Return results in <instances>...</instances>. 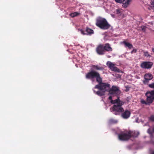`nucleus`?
I'll list each match as a JSON object with an SVG mask.
<instances>
[{
    "label": "nucleus",
    "mask_w": 154,
    "mask_h": 154,
    "mask_svg": "<svg viewBox=\"0 0 154 154\" xmlns=\"http://www.w3.org/2000/svg\"><path fill=\"white\" fill-rule=\"evenodd\" d=\"M91 67L93 69V70L90 71L86 74V78L91 80L96 79V81L98 84L95 86L94 88L102 90L104 92L106 91L109 92V90L110 89V85L108 84L103 83L102 78L100 77V74L95 71H102L103 70L104 68L102 66L94 65H92Z\"/></svg>",
    "instance_id": "nucleus-1"
},
{
    "label": "nucleus",
    "mask_w": 154,
    "mask_h": 154,
    "mask_svg": "<svg viewBox=\"0 0 154 154\" xmlns=\"http://www.w3.org/2000/svg\"><path fill=\"white\" fill-rule=\"evenodd\" d=\"M109 99L110 100V102L114 105L112 107V110L113 111L118 112L122 113L124 111V109L122 107V106L124 104V103L120 100L119 97H118L117 99L113 100H112V96H109Z\"/></svg>",
    "instance_id": "nucleus-2"
},
{
    "label": "nucleus",
    "mask_w": 154,
    "mask_h": 154,
    "mask_svg": "<svg viewBox=\"0 0 154 154\" xmlns=\"http://www.w3.org/2000/svg\"><path fill=\"white\" fill-rule=\"evenodd\" d=\"M96 25L100 29H107L110 26V25L109 24L106 20L101 17H99L97 18Z\"/></svg>",
    "instance_id": "nucleus-3"
},
{
    "label": "nucleus",
    "mask_w": 154,
    "mask_h": 154,
    "mask_svg": "<svg viewBox=\"0 0 154 154\" xmlns=\"http://www.w3.org/2000/svg\"><path fill=\"white\" fill-rule=\"evenodd\" d=\"M121 91L119 88L116 86L113 85L111 88L109 90V93L111 95L112 97L114 96L118 97L120 94Z\"/></svg>",
    "instance_id": "nucleus-4"
},
{
    "label": "nucleus",
    "mask_w": 154,
    "mask_h": 154,
    "mask_svg": "<svg viewBox=\"0 0 154 154\" xmlns=\"http://www.w3.org/2000/svg\"><path fill=\"white\" fill-rule=\"evenodd\" d=\"M147 97L146 101L148 103H152L154 100V91L153 90L147 92L146 94Z\"/></svg>",
    "instance_id": "nucleus-5"
},
{
    "label": "nucleus",
    "mask_w": 154,
    "mask_h": 154,
    "mask_svg": "<svg viewBox=\"0 0 154 154\" xmlns=\"http://www.w3.org/2000/svg\"><path fill=\"white\" fill-rule=\"evenodd\" d=\"M129 132L127 133L123 132L118 134V138L121 140H127L131 138Z\"/></svg>",
    "instance_id": "nucleus-6"
},
{
    "label": "nucleus",
    "mask_w": 154,
    "mask_h": 154,
    "mask_svg": "<svg viewBox=\"0 0 154 154\" xmlns=\"http://www.w3.org/2000/svg\"><path fill=\"white\" fill-rule=\"evenodd\" d=\"M153 65V63L149 61L143 62L140 65V66L142 68L144 69H149L151 68Z\"/></svg>",
    "instance_id": "nucleus-7"
},
{
    "label": "nucleus",
    "mask_w": 154,
    "mask_h": 154,
    "mask_svg": "<svg viewBox=\"0 0 154 154\" xmlns=\"http://www.w3.org/2000/svg\"><path fill=\"white\" fill-rule=\"evenodd\" d=\"M106 65L112 71L119 72L120 70L115 66V64L112 63L110 61H108L106 63Z\"/></svg>",
    "instance_id": "nucleus-8"
},
{
    "label": "nucleus",
    "mask_w": 154,
    "mask_h": 154,
    "mask_svg": "<svg viewBox=\"0 0 154 154\" xmlns=\"http://www.w3.org/2000/svg\"><path fill=\"white\" fill-rule=\"evenodd\" d=\"M117 3H122V6L125 8H126L130 4L131 0H115Z\"/></svg>",
    "instance_id": "nucleus-9"
},
{
    "label": "nucleus",
    "mask_w": 154,
    "mask_h": 154,
    "mask_svg": "<svg viewBox=\"0 0 154 154\" xmlns=\"http://www.w3.org/2000/svg\"><path fill=\"white\" fill-rule=\"evenodd\" d=\"M96 50L97 53L99 55H102L105 54L103 45H99L97 48Z\"/></svg>",
    "instance_id": "nucleus-10"
},
{
    "label": "nucleus",
    "mask_w": 154,
    "mask_h": 154,
    "mask_svg": "<svg viewBox=\"0 0 154 154\" xmlns=\"http://www.w3.org/2000/svg\"><path fill=\"white\" fill-rule=\"evenodd\" d=\"M131 114V112L129 111L126 110L122 112L121 117L124 119H126L130 117Z\"/></svg>",
    "instance_id": "nucleus-11"
},
{
    "label": "nucleus",
    "mask_w": 154,
    "mask_h": 154,
    "mask_svg": "<svg viewBox=\"0 0 154 154\" xmlns=\"http://www.w3.org/2000/svg\"><path fill=\"white\" fill-rule=\"evenodd\" d=\"M80 31L81 32V33L83 35H91L94 33L93 30L92 29H90L88 27L86 28V29L85 30L86 32L87 33H85L84 31L82 29H81Z\"/></svg>",
    "instance_id": "nucleus-12"
},
{
    "label": "nucleus",
    "mask_w": 154,
    "mask_h": 154,
    "mask_svg": "<svg viewBox=\"0 0 154 154\" xmlns=\"http://www.w3.org/2000/svg\"><path fill=\"white\" fill-rule=\"evenodd\" d=\"M103 48L105 52L106 51H111L112 50V48L110 46V45L109 43H106L104 45H103Z\"/></svg>",
    "instance_id": "nucleus-13"
},
{
    "label": "nucleus",
    "mask_w": 154,
    "mask_h": 154,
    "mask_svg": "<svg viewBox=\"0 0 154 154\" xmlns=\"http://www.w3.org/2000/svg\"><path fill=\"white\" fill-rule=\"evenodd\" d=\"M153 78L152 75L150 73H146L144 75L145 79H147V80H150Z\"/></svg>",
    "instance_id": "nucleus-14"
},
{
    "label": "nucleus",
    "mask_w": 154,
    "mask_h": 154,
    "mask_svg": "<svg viewBox=\"0 0 154 154\" xmlns=\"http://www.w3.org/2000/svg\"><path fill=\"white\" fill-rule=\"evenodd\" d=\"M129 133L130 134L131 137H136L138 136L139 134V133L137 132H131L129 131Z\"/></svg>",
    "instance_id": "nucleus-15"
},
{
    "label": "nucleus",
    "mask_w": 154,
    "mask_h": 154,
    "mask_svg": "<svg viewBox=\"0 0 154 154\" xmlns=\"http://www.w3.org/2000/svg\"><path fill=\"white\" fill-rule=\"evenodd\" d=\"M94 92L95 93L100 96H103L105 94L104 91L102 90H100V91H97V92H96L95 90H94Z\"/></svg>",
    "instance_id": "nucleus-16"
},
{
    "label": "nucleus",
    "mask_w": 154,
    "mask_h": 154,
    "mask_svg": "<svg viewBox=\"0 0 154 154\" xmlns=\"http://www.w3.org/2000/svg\"><path fill=\"white\" fill-rule=\"evenodd\" d=\"M123 43L125 45V47H127L130 49H131L133 48V46L130 43L127 42L125 41L123 42Z\"/></svg>",
    "instance_id": "nucleus-17"
},
{
    "label": "nucleus",
    "mask_w": 154,
    "mask_h": 154,
    "mask_svg": "<svg viewBox=\"0 0 154 154\" xmlns=\"http://www.w3.org/2000/svg\"><path fill=\"white\" fill-rule=\"evenodd\" d=\"M79 13L76 12L70 13L69 14V16L72 17H75L79 15Z\"/></svg>",
    "instance_id": "nucleus-18"
},
{
    "label": "nucleus",
    "mask_w": 154,
    "mask_h": 154,
    "mask_svg": "<svg viewBox=\"0 0 154 154\" xmlns=\"http://www.w3.org/2000/svg\"><path fill=\"white\" fill-rule=\"evenodd\" d=\"M118 122V121L113 119H110L109 120V122L110 124H116Z\"/></svg>",
    "instance_id": "nucleus-19"
},
{
    "label": "nucleus",
    "mask_w": 154,
    "mask_h": 154,
    "mask_svg": "<svg viewBox=\"0 0 154 154\" xmlns=\"http://www.w3.org/2000/svg\"><path fill=\"white\" fill-rule=\"evenodd\" d=\"M144 55L146 57H150V55L149 54L148 51H146L144 52Z\"/></svg>",
    "instance_id": "nucleus-20"
},
{
    "label": "nucleus",
    "mask_w": 154,
    "mask_h": 154,
    "mask_svg": "<svg viewBox=\"0 0 154 154\" xmlns=\"http://www.w3.org/2000/svg\"><path fill=\"white\" fill-rule=\"evenodd\" d=\"M141 103L143 104H148V103H147V101H146L145 100H141Z\"/></svg>",
    "instance_id": "nucleus-21"
},
{
    "label": "nucleus",
    "mask_w": 154,
    "mask_h": 154,
    "mask_svg": "<svg viewBox=\"0 0 154 154\" xmlns=\"http://www.w3.org/2000/svg\"><path fill=\"white\" fill-rule=\"evenodd\" d=\"M149 86L150 88H154V83L149 84Z\"/></svg>",
    "instance_id": "nucleus-22"
},
{
    "label": "nucleus",
    "mask_w": 154,
    "mask_h": 154,
    "mask_svg": "<svg viewBox=\"0 0 154 154\" xmlns=\"http://www.w3.org/2000/svg\"><path fill=\"white\" fill-rule=\"evenodd\" d=\"M142 30L143 32H145L146 30V27L145 26H141Z\"/></svg>",
    "instance_id": "nucleus-23"
},
{
    "label": "nucleus",
    "mask_w": 154,
    "mask_h": 154,
    "mask_svg": "<svg viewBox=\"0 0 154 154\" xmlns=\"http://www.w3.org/2000/svg\"><path fill=\"white\" fill-rule=\"evenodd\" d=\"M149 80H147V79H145V80H144L143 82V83L145 84H147L149 82Z\"/></svg>",
    "instance_id": "nucleus-24"
},
{
    "label": "nucleus",
    "mask_w": 154,
    "mask_h": 154,
    "mask_svg": "<svg viewBox=\"0 0 154 154\" xmlns=\"http://www.w3.org/2000/svg\"><path fill=\"white\" fill-rule=\"evenodd\" d=\"M150 120L152 121H154V116L152 115L150 117Z\"/></svg>",
    "instance_id": "nucleus-25"
},
{
    "label": "nucleus",
    "mask_w": 154,
    "mask_h": 154,
    "mask_svg": "<svg viewBox=\"0 0 154 154\" xmlns=\"http://www.w3.org/2000/svg\"><path fill=\"white\" fill-rule=\"evenodd\" d=\"M137 50L136 49H134L133 50L131 51V54H133V53H136L137 52Z\"/></svg>",
    "instance_id": "nucleus-26"
},
{
    "label": "nucleus",
    "mask_w": 154,
    "mask_h": 154,
    "mask_svg": "<svg viewBox=\"0 0 154 154\" xmlns=\"http://www.w3.org/2000/svg\"><path fill=\"white\" fill-rule=\"evenodd\" d=\"M117 14H119L121 13V10L120 9H118L116 10Z\"/></svg>",
    "instance_id": "nucleus-27"
},
{
    "label": "nucleus",
    "mask_w": 154,
    "mask_h": 154,
    "mask_svg": "<svg viewBox=\"0 0 154 154\" xmlns=\"http://www.w3.org/2000/svg\"><path fill=\"white\" fill-rule=\"evenodd\" d=\"M151 5L152 6L154 7V0H151Z\"/></svg>",
    "instance_id": "nucleus-28"
},
{
    "label": "nucleus",
    "mask_w": 154,
    "mask_h": 154,
    "mask_svg": "<svg viewBox=\"0 0 154 154\" xmlns=\"http://www.w3.org/2000/svg\"><path fill=\"white\" fill-rule=\"evenodd\" d=\"M119 112H115V113H114V114L115 115H119Z\"/></svg>",
    "instance_id": "nucleus-29"
},
{
    "label": "nucleus",
    "mask_w": 154,
    "mask_h": 154,
    "mask_svg": "<svg viewBox=\"0 0 154 154\" xmlns=\"http://www.w3.org/2000/svg\"><path fill=\"white\" fill-rule=\"evenodd\" d=\"M148 132L149 134H151V133H152V132H151V131H149V129L148 130Z\"/></svg>",
    "instance_id": "nucleus-30"
},
{
    "label": "nucleus",
    "mask_w": 154,
    "mask_h": 154,
    "mask_svg": "<svg viewBox=\"0 0 154 154\" xmlns=\"http://www.w3.org/2000/svg\"><path fill=\"white\" fill-rule=\"evenodd\" d=\"M152 132H154V127L153 128V129H152Z\"/></svg>",
    "instance_id": "nucleus-31"
},
{
    "label": "nucleus",
    "mask_w": 154,
    "mask_h": 154,
    "mask_svg": "<svg viewBox=\"0 0 154 154\" xmlns=\"http://www.w3.org/2000/svg\"><path fill=\"white\" fill-rule=\"evenodd\" d=\"M152 51L153 52H154V48L152 49Z\"/></svg>",
    "instance_id": "nucleus-32"
},
{
    "label": "nucleus",
    "mask_w": 154,
    "mask_h": 154,
    "mask_svg": "<svg viewBox=\"0 0 154 154\" xmlns=\"http://www.w3.org/2000/svg\"><path fill=\"white\" fill-rule=\"evenodd\" d=\"M152 154H154V151H153L152 153Z\"/></svg>",
    "instance_id": "nucleus-33"
},
{
    "label": "nucleus",
    "mask_w": 154,
    "mask_h": 154,
    "mask_svg": "<svg viewBox=\"0 0 154 154\" xmlns=\"http://www.w3.org/2000/svg\"><path fill=\"white\" fill-rule=\"evenodd\" d=\"M153 91H154V90H153Z\"/></svg>",
    "instance_id": "nucleus-34"
}]
</instances>
